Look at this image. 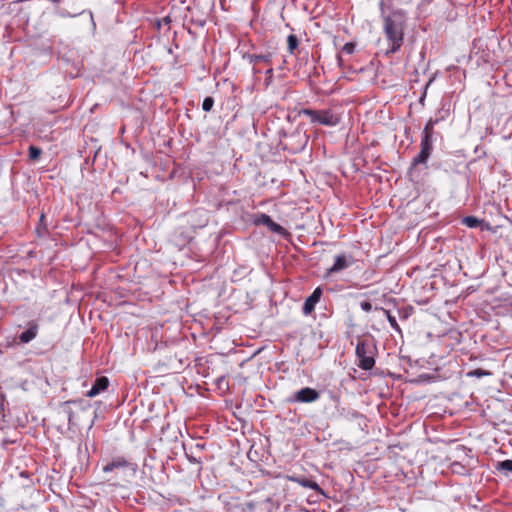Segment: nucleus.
Listing matches in <instances>:
<instances>
[{
    "instance_id": "f257e3e1",
    "label": "nucleus",
    "mask_w": 512,
    "mask_h": 512,
    "mask_svg": "<svg viewBox=\"0 0 512 512\" xmlns=\"http://www.w3.org/2000/svg\"><path fill=\"white\" fill-rule=\"evenodd\" d=\"M406 14L403 10H395L383 19V30L390 48L387 54L396 53L404 40Z\"/></svg>"
},
{
    "instance_id": "f03ea898",
    "label": "nucleus",
    "mask_w": 512,
    "mask_h": 512,
    "mask_svg": "<svg viewBox=\"0 0 512 512\" xmlns=\"http://www.w3.org/2000/svg\"><path fill=\"white\" fill-rule=\"evenodd\" d=\"M299 115L307 116L311 123L324 126H336L340 123V116L329 109L312 110L302 109Z\"/></svg>"
},
{
    "instance_id": "7ed1b4c3",
    "label": "nucleus",
    "mask_w": 512,
    "mask_h": 512,
    "mask_svg": "<svg viewBox=\"0 0 512 512\" xmlns=\"http://www.w3.org/2000/svg\"><path fill=\"white\" fill-rule=\"evenodd\" d=\"M433 149L432 139L422 138L420 143V152L413 158L412 166L426 164Z\"/></svg>"
},
{
    "instance_id": "20e7f679",
    "label": "nucleus",
    "mask_w": 512,
    "mask_h": 512,
    "mask_svg": "<svg viewBox=\"0 0 512 512\" xmlns=\"http://www.w3.org/2000/svg\"><path fill=\"white\" fill-rule=\"evenodd\" d=\"M320 398V394L317 390L305 387L294 393L292 401L299 403H312Z\"/></svg>"
},
{
    "instance_id": "39448f33",
    "label": "nucleus",
    "mask_w": 512,
    "mask_h": 512,
    "mask_svg": "<svg viewBox=\"0 0 512 512\" xmlns=\"http://www.w3.org/2000/svg\"><path fill=\"white\" fill-rule=\"evenodd\" d=\"M354 258L351 255L339 254L335 256L334 264L328 269L329 274L338 273L346 268H349L354 263Z\"/></svg>"
},
{
    "instance_id": "423d86ee",
    "label": "nucleus",
    "mask_w": 512,
    "mask_h": 512,
    "mask_svg": "<svg viewBox=\"0 0 512 512\" xmlns=\"http://www.w3.org/2000/svg\"><path fill=\"white\" fill-rule=\"evenodd\" d=\"M322 295L321 288H316L312 294L305 300L303 305V313L305 315L310 314L314 309L315 305L319 302Z\"/></svg>"
},
{
    "instance_id": "0eeeda50",
    "label": "nucleus",
    "mask_w": 512,
    "mask_h": 512,
    "mask_svg": "<svg viewBox=\"0 0 512 512\" xmlns=\"http://www.w3.org/2000/svg\"><path fill=\"white\" fill-rule=\"evenodd\" d=\"M39 326L36 322H29L28 329L19 335L20 343H29L38 335Z\"/></svg>"
},
{
    "instance_id": "6e6552de",
    "label": "nucleus",
    "mask_w": 512,
    "mask_h": 512,
    "mask_svg": "<svg viewBox=\"0 0 512 512\" xmlns=\"http://www.w3.org/2000/svg\"><path fill=\"white\" fill-rule=\"evenodd\" d=\"M257 223H261L263 225H266L272 232L282 234L285 230L284 228L274 222L269 215L261 214L258 219Z\"/></svg>"
},
{
    "instance_id": "1a4fd4ad",
    "label": "nucleus",
    "mask_w": 512,
    "mask_h": 512,
    "mask_svg": "<svg viewBox=\"0 0 512 512\" xmlns=\"http://www.w3.org/2000/svg\"><path fill=\"white\" fill-rule=\"evenodd\" d=\"M109 381L106 377H99L95 380L92 388L87 392V396L92 398L98 395L100 392L107 389Z\"/></svg>"
},
{
    "instance_id": "9d476101",
    "label": "nucleus",
    "mask_w": 512,
    "mask_h": 512,
    "mask_svg": "<svg viewBox=\"0 0 512 512\" xmlns=\"http://www.w3.org/2000/svg\"><path fill=\"white\" fill-rule=\"evenodd\" d=\"M291 480L298 483L302 487L310 488V489L316 491L317 493L324 495V491L318 485V483H316L315 481H313L311 479H308L305 477H292Z\"/></svg>"
},
{
    "instance_id": "9b49d317",
    "label": "nucleus",
    "mask_w": 512,
    "mask_h": 512,
    "mask_svg": "<svg viewBox=\"0 0 512 512\" xmlns=\"http://www.w3.org/2000/svg\"><path fill=\"white\" fill-rule=\"evenodd\" d=\"M127 465H128V462L125 459L118 458V459H115L112 462L108 463L107 465H105L103 467V471L105 473H108V472L113 471L114 469L126 467Z\"/></svg>"
},
{
    "instance_id": "f8f14e48",
    "label": "nucleus",
    "mask_w": 512,
    "mask_h": 512,
    "mask_svg": "<svg viewBox=\"0 0 512 512\" xmlns=\"http://www.w3.org/2000/svg\"><path fill=\"white\" fill-rule=\"evenodd\" d=\"M375 309H376V310H380V311H382V312L385 314V316L387 317V320H388L389 324L391 325V327H392L395 331H397V332H401V329H400V327H399V325H398V323H397V321H396V318H395L393 315H391V313H390V311H389V310H386V309H384V308H382V307H376Z\"/></svg>"
},
{
    "instance_id": "ddd939ff",
    "label": "nucleus",
    "mask_w": 512,
    "mask_h": 512,
    "mask_svg": "<svg viewBox=\"0 0 512 512\" xmlns=\"http://www.w3.org/2000/svg\"><path fill=\"white\" fill-rule=\"evenodd\" d=\"M375 365V360L372 356H366L359 359L358 366L363 370H370Z\"/></svg>"
},
{
    "instance_id": "4468645a",
    "label": "nucleus",
    "mask_w": 512,
    "mask_h": 512,
    "mask_svg": "<svg viewBox=\"0 0 512 512\" xmlns=\"http://www.w3.org/2000/svg\"><path fill=\"white\" fill-rule=\"evenodd\" d=\"M356 356L359 359L368 355V346L365 341H358L355 349Z\"/></svg>"
},
{
    "instance_id": "2eb2a0df",
    "label": "nucleus",
    "mask_w": 512,
    "mask_h": 512,
    "mask_svg": "<svg viewBox=\"0 0 512 512\" xmlns=\"http://www.w3.org/2000/svg\"><path fill=\"white\" fill-rule=\"evenodd\" d=\"M462 223L469 228H477L481 225L482 221L474 216H466L462 219Z\"/></svg>"
},
{
    "instance_id": "dca6fc26",
    "label": "nucleus",
    "mask_w": 512,
    "mask_h": 512,
    "mask_svg": "<svg viewBox=\"0 0 512 512\" xmlns=\"http://www.w3.org/2000/svg\"><path fill=\"white\" fill-rule=\"evenodd\" d=\"M251 63H257V62H270L271 54L263 55V54H253L249 56Z\"/></svg>"
},
{
    "instance_id": "f3484780",
    "label": "nucleus",
    "mask_w": 512,
    "mask_h": 512,
    "mask_svg": "<svg viewBox=\"0 0 512 512\" xmlns=\"http://www.w3.org/2000/svg\"><path fill=\"white\" fill-rule=\"evenodd\" d=\"M288 50L292 54L294 50L298 47V38L294 34H290L287 37Z\"/></svg>"
},
{
    "instance_id": "a211bd4d",
    "label": "nucleus",
    "mask_w": 512,
    "mask_h": 512,
    "mask_svg": "<svg viewBox=\"0 0 512 512\" xmlns=\"http://www.w3.org/2000/svg\"><path fill=\"white\" fill-rule=\"evenodd\" d=\"M434 123L435 122L431 119L427 122V124L425 125L424 130H423L422 138L432 139Z\"/></svg>"
},
{
    "instance_id": "6ab92c4d",
    "label": "nucleus",
    "mask_w": 512,
    "mask_h": 512,
    "mask_svg": "<svg viewBox=\"0 0 512 512\" xmlns=\"http://www.w3.org/2000/svg\"><path fill=\"white\" fill-rule=\"evenodd\" d=\"M497 469L506 473L512 472V460H504L497 463Z\"/></svg>"
},
{
    "instance_id": "aec40b11",
    "label": "nucleus",
    "mask_w": 512,
    "mask_h": 512,
    "mask_svg": "<svg viewBox=\"0 0 512 512\" xmlns=\"http://www.w3.org/2000/svg\"><path fill=\"white\" fill-rule=\"evenodd\" d=\"M42 150L36 146L31 145L29 147V158L33 161L38 160L41 156Z\"/></svg>"
},
{
    "instance_id": "412c9836",
    "label": "nucleus",
    "mask_w": 512,
    "mask_h": 512,
    "mask_svg": "<svg viewBox=\"0 0 512 512\" xmlns=\"http://www.w3.org/2000/svg\"><path fill=\"white\" fill-rule=\"evenodd\" d=\"M489 375H491V373L489 371L482 370V369H475V370H472L467 373V376L476 377V378H480L483 376H489Z\"/></svg>"
},
{
    "instance_id": "4be33fe9",
    "label": "nucleus",
    "mask_w": 512,
    "mask_h": 512,
    "mask_svg": "<svg viewBox=\"0 0 512 512\" xmlns=\"http://www.w3.org/2000/svg\"><path fill=\"white\" fill-rule=\"evenodd\" d=\"M214 105V100L212 97H206L204 100H203V103H202V109L206 112L210 111L212 109Z\"/></svg>"
},
{
    "instance_id": "5701e85b",
    "label": "nucleus",
    "mask_w": 512,
    "mask_h": 512,
    "mask_svg": "<svg viewBox=\"0 0 512 512\" xmlns=\"http://www.w3.org/2000/svg\"><path fill=\"white\" fill-rule=\"evenodd\" d=\"M452 470L458 474H466L467 472L466 468L458 462L452 463Z\"/></svg>"
},
{
    "instance_id": "b1692460",
    "label": "nucleus",
    "mask_w": 512,
    "mask_h": 512,
    "mask_svg": "<svg viewBox=\"0 0 512 512\" xmlns=\"http://www.w3.org/2000/svg\"><path fill=\"white\" fill-rule=\"evenodd\" d=\"M361 309L365 312H370L372 310V304L368 301H363L360 303Z\"/></svg>"
},
{
    "instance_id": "393cba45",
    "label": "nucleus",
    "mask_w": 512,
    "mask_h": 512,
    "mask_svg": "<svg viewBox=\"0 0 512 512\" xmlns=\"http://www.w3.org/2000/svg\"><path fill=\"white\" fill-rule=\"evenodd\" d=\"M343 50L346 51L348 54H351L354 51V45L351 43H346L343 47Z\"/></svg>"
},
{
    "instance_id": "a878e982",
    "label": "nucleus",
    "mask_w": 512,
    "mask_h": 512,
    "mask_svg": "<svg viewBox=\"0 0 512 512\" xmlns=\"http://www.w3.org/2000/svg\"><path fill=\"white\" fill-rule=\"evenodd\" d=\"M162 22H164V23H165V25H169V23L171 22V19H170V17H169V16H166V17H164V18L162 19V21H157V25H158V27H160V26H161Z\"/></svg>"
},
{
    "instance_id": "bb28decb",
    "label": "nucleus",
    "mask_w": 512,
    "mask_h": 512,
    "mask_svg": "<svg viewBox=\"0 0 512 512\" xmlns=\"http://www.w3.org/2000/svg\"><path fill=\"white\" fill-rule=\"evenodd\" d=\"M78 14H79V13H76V14H70V13L65 12V11H62V12H61V16H62V17H75V16H77Z\"/></svg>"
},
{
    "instance_id": "cd10ccee",
    "label": "nucleus",
    "mask_w": 512,
    "mask_h": 512,
    "mask_svg": "<svg viewBox=\"0 0 512 512\" xmlns=\"http://www.w3.org/2000/svg\"><path fill=\"white\" fill-rule=\"evenodd\" d=\"M272 72H273V69H272V68H270V69H268V70H267V73H268V74H271Z\"/></svg>"
},
{
    "instance_id": "c85d7f7f",
    "label": "nucleus",
    "mask_w": 512,
    "mask_h": 512,
    "mask_svg": "<svg viewBox=\"0 0 512 512\" xmlns=\"http://www.w3.org/2000/svg\"><path fill=\"white\" fill-rule=\"evenodd\" d=\"M71 417H72V412L70 411L69 416H68L69 421H71Z\"/></svg>"
}]
</instances>
